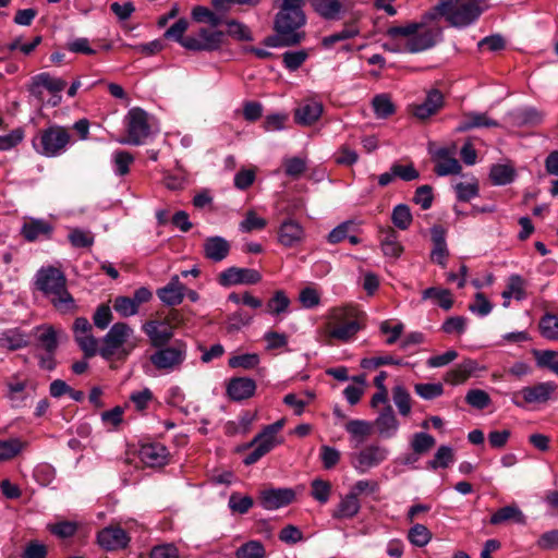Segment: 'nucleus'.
Segmentation results:
<instances>
[{"instance_id": "56", "label": "nucleus", "mask_w": 558, "mask_h": 558, "mask_svg": "<svg viewBox=\"0 0 558 558\" xmlns=\"http://www.w3.org/2000/svg\"><path fill=\"white\" fill-rule=\"evenodd\" d=\"M312 493L314 499L320 504H326L329 500L331 493V485L328 481L315 478L312 482Z\"/></svg>"}, {"instance_id": "14", "label": "nucleus", "mask_w": 558, "mask_h": 558, "mask_svg": "<svg viewBox=\"0 0 558 558\" xmlns=\"http://www.w3.org/2000/svg\"><path fill=\"white\" fill-rule=\"evenodd\" d=\"M313 10L325 20L338 21L352 10L353 0H308Z\"/></svg>"}, {"instance_id": "60", "label": "nucleus", "mask_w": 558, "mask_h": 558, "mask_svg": "<svg viewBox=\"0 0 558 558\" xmlns=\"http://www.w3.org/2000/svg\"><path fill=\"white\" fill-rule=\"evenodd\" d=\"M305 50L287 51L282 54V62L289 71H296L307 59Z\"/></svg>"}, {"instance_id": "52", "label": "nucleus", "mask_w": 558, "mask_h": 558, "mask_svg": "<svg viewBox=\"0 0 558 558\" xmlns=\"http://www.w3.org/2000/svg\"><path fill=\"white\" fill-rule=\"evenodd\" d=\"M465 401L471 407L483 410L487 408L490 404V397L489 395L482 389H471L468 391L465 396Z\"/></svg>"}, {"instance_id": "29", "label": "nucleus", "mask_w": 558, "mask_h": 558, "mask_svg": "<svg viewBox=\"0 0 558 558\" xmlns=\"http://www.w3.org/2000/svg\"><path fill=\"white\" fill-rule=\"evenodd\" d=\"M374 424L377 427L379 435L384 438L392 437L399 427L398 420L390 405H387L380 412Z\"/></svg>"}, {"instance_id": "32", "label": "nucleus", "mask_w": 558, "mask_h": 558, "mask_svg": "<svg viewBox=\"0 0 558 558\" xmlns=\"http://www.w3.org/2000/svg\"><path fill=\"white\" fill-rule=\"evenodd\" d=\"M28 339L20 329L12 328L0 332V349L15 351L28 345Z\"/></svg>"}, {"instance_id": "13", "label": "nucleus", "mask_w": 558, "mask_h": 558, "mask_svg": "<svg viewBox=\"0 0 558 558\" xmlns=\"http://www.w3.org/2000/svg\"><path fill=\"white\" fill-rule=\"evenodd\" d=\"M260 280V272L253 268L229 267L218 275V282L222 287L256 284Z\"/></svg>"}, {"instance_id": "48", "label": "nucleus", "mask_w": 558, "mask_h": 558, "mask_svg": "<svg viewBox=\"0 0 558 558\" xmlns=\"http://www.w3.org/2000/svg\"><path fill=\"white\" fill-rule=\"evenodd\" d=\"M541 333L549 340L558 339V316L545 314L539 320Z\"/></svg>"}, {"instance_id": "54", "label": "nucleus", "mask_w": 558, "mask_h": 558, "mask_svg": "<svg viewBox=\"0 0 558 558\" xmlns=\"http://www.w3.org/2000/svg\"><path fill=\"white\" fill-rule=\"evenodd\" d=\"M434 201L433 187L428 184L418 186L415 190L413 202L418 205L423 210L432 207Z\"/></svg>"}, {"instance_id": "1", "label": "nucleus", "mask_w": 558, "mask_h": 558, "mask_svg": "<svg viewBox=\"0 0 558 558\" xmlns=\"http://www.w3.org/2000/svg\"><path fill=\"white\" fill-rule=\"evenodd\" d=\"M486 0H440L423 15V22L445 17L453 27H466L474 23L487 8Z\"/></svg>"}, {"instance_id": "46", "label": "nucleus", "mask_w": 558, "mask_h": 558, "mask_svg": "<svg viewBox=\"0 0 558 558\" xmlns=\"http://www.w3.org/2000/svg\"><path fill=\"white\" fill-rule=\"evenodd\" d=\"M408 538L411 544L423 547L432 539V533L425 525L417 523L409 530Z\"/></svg>"}, {"instance_id": "8", "label": "nucleus", "mask_w": 558, "mask_h": 558, "mask_svg": "<svg viewBox=\"0 0 558 558\" xmlns=\"http://www.w3.org/2000/svg\"><path fill=\"white\" fill-rule=\"evenodd\" d=\"M128 137L121 140L122 144L142 145L150 135L148 113L138 107L130 109L125 116Z\"/></svg>"}, {"instance_id": "43", "label": "nucleus", "mask_w": 558, "mask_h": 558, "mask_svg": "<svg viewBox=\"0 0 558 558\" xmlns=\"http://www.w3.org/2000/svg\"><path fill=\"white\" fill-rule=\"evenodd\" d=\"M392 399L397 405L399 413L407 416L411 412V397L402 385H397L392 389Z\"/></svg>"}, {"instance_id": "30", "label": "nucleus", "mask_w": 558, "mask_h": 558, "mask_svg": "<svg viewBox=\"0 0 558 558\" xmlns=\"http://www.w3.org/2000/svg\"><path fill=\"white\" fill-rule=\"evenodd\" d=\"M525 515L520 510V508L517 505H509L506 507H502L498 509L492 517H490V524L493 525H499L505 524L509 522H514L518 524H525Z\"/></svg>"}, {"instance_id": "27", "label": "nucleus", "mask_w": 558, "mask_h": 558, "mask_svg": "<svg viewBox=\"0 0 558 558\" xmlns=\"http://www.w3.org/2000/svg\"><path fill=\"white\" fill-rule=\"evenodd\" d=\"M143 330L148 336L151 345L155 348L165 347L173 336L171 328L155 320L146 323L143 326Z\"/></svg>"}, {"instance_id": "49", "label": "nucleus", "mask_w": 558, "mask_h": 558, "mask_svg": "<svg viewBox=\"0 0 558 558\" xmlns=\"http://www.w3.org/2000/svg\"><path fill=\"white\" fill-rule=\"evenodd\" d=\"M454 191L459 201L469 202L478 195V182L476 179H473L472 182H459L456 184Z\"/></svg>"}, {"instance_id": "26", "label": "nucleus", "mask_w": 558, "mask_h": 558, "mask_svg": "<svg viewBox=\"0 0 558 558\" xmlns=\"http://www.w3.org/2000/svg\"><path fill=\"white\" fill-rule=\"evenodd\" d=\"M53 227L44 219H31L21 229V234L28 242L39 239H50Z\"/></svg>"}, {"instance_id": "20", "label": "nucleus", "mask_w": 558, "mask_h": 558, "mask_svg": "<svg viewBox=\"0 0 558 558\" xmlns=\"http://www.w3.org/2000/svg\"><path fill=\"white\" fill-rule=\"evenodd\" d=\"M324 106L320 101L305 100L294 110V121L302 126L314 124L323 114Z\"/></svg>"}, {"instance_id": "58", "label": "nucleus", "mask_w": 558, "mask_h": 558, "mask_svg": "<svg viewBox=\"0 0 558 558\" xmlns=\"http://www.w3.org/2000/svg\"><path fill=\"white\" fill-rule=\"evenodd\" d=\"M254 501L250 496H241L233 493L229 498V508L236 513L244 514L253 507Z\"/></svg>"}, {"instance_id": "42", "label": "nucleus", "mask_w": 558, "mask_h": 558, "mask_svg": "<svg viewBox=\"0 0 558 558\" xmlns=\"http://www.w3.org/2000/svg\"><path fill=\"white\" fill-rule=\"evenodd\" d=\"M533 355L535 356L536 364L538 367H546L558 375V352L553 350H534Z\"/></svg>"}, {"instance_id": "5", "label": "nucleus", "mask_w": 558, "mask_h": 558, "mask_svg": "<svg viewBox=\"0 0 558 558\" xmlns=\"http://www.w3.org/2000/svg\"><path fill=\"white\" fill-rule=\"evenodd\" d=\"M363 328V313L355 306L333 307L328 313L326 330L330 338L347 342Z\"/></svg>"}, {"instance_id": "40", "label": "nucleus", "mask_w": 558, "mask_h": 558, "mask_svg": "<svg viewBox=\"0 0 558 558\" xmlns=\"http://www.w3.org/2000/svg\"><path fill=\"white\" fill-rule=\"evenodd\" d=\"M372 105L376 117L379 119H386L390 117L395 113L396 110L390 97L386 94L375 96L373 98Z\"/></svg>"}, {"instance_id": "6", "label": "nucleus", "mask_w": 558, "mask_h": 558, "mask_svg": "<svg viewBox=\"0 0 558 558\" xmlns=\"http://www.w3.org/2000/svg\"><path fill=\"white\" fill-rule=\"evenodd\" d=\"M133 332L134 330L126 323L113 324L101 339L100 356L107 361L125 360L136 345L129 341Z\"/></svg>"}, {"instance_id": "28", "label": "nucleus", "mask_w": 558, "mask_h": 558, "mask_svg": "<svg viewBox=\"0 0 558 558\" xmlns=\"http://www.w3.org/2000/svg\"><path fill=\"white\" fill-rule=\"evenodd\" d=\"M461 165L458 159L451 157L446 148H440L436 153L435 173L439 177L458 174L461 171Z\"/></svg>"}, {"instance_id": "53", "label": "nucleus", "mask_w": 558, "mask_h": 558, "mask_svg": "<svg viewBox=\"0 0 558 558\" xmlns=\"http://www.w3.org/2000/svg\"><path fill=\"white\" fill-rule=\"evenodd\" d=\"M23 448V444L17 438H11L0 441V461H7L17 456Z\"/></svg>"}, {"instance_id": "24", "label": "nucleus", "mask_w": 558, "mask_h": 558, "mask_svg": "<svg viewBox=\"0 0 558 558\" xmlns=\"http://www.w3.org/2000/svg\"><path fill=\"white\" fill-rule=\"evenodd\" d=\"M141 460L148 466L165 465L168 459V450L160 442L145 444L140 449Z\"/></svg>"}, {"instance_id": "10", "label": "nucleus", "mask_w": 558, "mask_h": 558, "mask_svg": "<svg viewBox=\"0 0 558 558\" xmlns=\"http://www.w3.org/2000/svg\"><path fill=\"white\" fill-rule=\"evenodd\" d=\"M187 347L175 340L171 345L158 348L149 357L151 364L159 371L171 372L179 368L185 361Z\"/></svg>"}, {"instance_id": "3", "label": "nucleus", "mask_w": 558, "mask_h": 558, "mask_svg": "<svg viewBox=\"0 0 558 558\" xmlns=\"http://www.w3.org/2000/svg\"><path fill=\"white\" fill-rule=\"evenodd\" d=\"M304 0H282L280 10L275 16L274 29L276 34L287 35V44H300L305 33L300 31L306 23L303 11Z\"/></svg>"}, {"instance_id": "59", "label": "nucleus", "mask_w": 558, "mask_h": 558, "mask_svg": "<svg viewBox=\"0 0 558 558\" xmlns=\"http://www.w3.org/2000/svg\"><path fill=\"white\" fill-rule=\"evenodd\" d=\"M415 392L425 400H433L444 393V387L440 383L437 384H415Z\"/></svg>"}, {"instance_id": "55", "label": "nucleus", "mask_w": 558, "mask_h": 558, "mask_svg": "<svg viewBox=\"0 0 558 558\" xmlns=\"http://www.w3.org/2000/svg\"><path fill=\"white\" fill-rule=\"evenodd\" d=\"M192 16L194 21L198 23H208L209 25L216 27L221 24V17L215 14L206 7L197 5L192 11Z\"/></svg>"}, {"instance_id": "9", "label": "nucleus", "mask_w": 558, "mask_h": 558, "mask_svg": "<svg viewBox=\"0 0 558 558\" xmlns=\"http://www.w3.org/2000/svg\"><path fill=\"white\" fill-rule=\"evenodd\" d=\"M35 348L43 350L45 353L37 354L39 366L47 371L56 367L54 354L58 349V336L52 326L43 325L35 329Z\"/></svg>"}, {"instance_id": "2", "label": "nucleus", "mask_w": 558, "mask_h": 558, "mask_svg": "<svg viewBox=\"0 0 558 558\" xmlns=\"http://www.w3.org/2000/svg\"><path fill=\"white\" fill-rule=\"evenodd\" d=\"M424 23H409L404 26H391L386 34L391 39L404 38V43L384 47L392 52L417 53L435 46V34L432 29H423Z\"/></svg>"}, {"instance_id": "47", "label": "nucleus", "mask_w": 558, "mask_h": 558, "mask_svg": "<svg viewBox=\"0 0 558 558\" xmlns=\"http://www.w3.org/2000/svg\"><path fill=\"white\" fill-rule=\"evenodd\" d=\"M454 453L453 449L449 446H440L435 453L432 461L428 462V466L433 470L438 468H448L453 462Z\"/></svg>"}, {"instance_id": "4", "label": "nucleus", "mask_w": 558, "mask_h": 558, "mask_svg": "<svg viewBox=\"0 0 558 558\" xmlns=\"http://www.w3.org/2000/svg\"><path fill=\"white\" fill-rule=\"evenodd\" d=\"M65 284L64 275L54 267L43 268L37 272V289L50 299L57 310L62 312H68L74 307V300Z\"/></svg>"}, {"instance_id": "15", "label": "nucleus", "mask_w": 558, "mask_h": 558, "mask_svg": "<svg viewBox=\"0 0 558 558\" xmlns=\"http://www.w3.org/2000/svg\"><path fill=\"white\" fill-rule=\"evenodd\" d=\"M445 105L442 93L433 88L427 92L426 98L422 104H414L409 107L410 113L418 120H427L436 114Z\"/></svg>"}, {"instance_id": "12", "label": "nucleus", "mask_w": 558, "mask_h": 558, "mask_svg": "<svg viewBox=\"0 0 558 558\" xmlns=\"http://www.w3.org/2000/svg\"><path fill=\"white\" fill-rule=\"evenodd\" d=\"M387 456V448L379 445H369L352 456V464L359 472L364 473L384 462Z\"/></svg>"}, {"instance_id": "21", "label": "nucleus", "mask_w": 558, "mask_h": 558, "mask_svg": "<svg viewBox=\"0 0 558 558\" xmlns=\"http://www.w3.org/2000/svg\"><path fill=\"white\" fill-rule=\"evenodd\" d=\"M186 287L180 281L179 276H173L168 284L157 290L158 298L168 306L182 303Z\"/></svg>"}, {"instance_id": "50", "label": "nucleus", "mask_w": 558, "mask_h": 558, "mask_svg": "<svg viewBox=\"0 0 558 558\" xmlns=\"http://www.w3.org/2000/svg\"><path fill=\"white\" fill-rule=\"evenodd\" d=\"M355 227L356 226L352 220L344 221V222L340 223L339 226H337L336 228H333L329 232V234L327 236V241L330 244L340 243L344 239H348L349 233H352L355 231V229H356Z\"/></svg>"}, {"instance_id": "22", "label": "nucleus", "mask_w": 558, "mask_h": 558, "mask_svg": "<svg viewBox=\"0 0 558 558\" xmlns=\"http://www.w3.org/2000/svg\"><path fill=\"white\" fill-rule=\"evenodd\" d=\"M498 125L499 123L496 120L489 118L487 113L470 111L463 113L456 131L459 133H464L472 129L497 128Z\"/></svg>"}, {"instance_id": "62", "label": "nucleus", "mask_w": 558, "mask_h": 558, "mask_svg": "<svg viewBox=\"0 0 558 558\" xmlns=\"http://www.w3.org/2000/svg\"><path fill=\"white\" fill-rule=\"evenodd\" d=\"M75 341L86 357H93L97 354V352L99 353L98 341L92 333L83 335L80 337L77 336Z\"/></svg>"}, {"instance_id": "16", "label": "nucleus", "mask_w": 558, "mask_h": 558, "mask_svg": "<svg viewBox=\"0 0 558 558\" xmlns=\"http://www.w3.org/2000/svg\"><path fill=\"white\" fill-rule=\"evenodd\" d=\"M97 542L106 550H119L128 546L130 536L120 526H108L98 532Z\"/></svg>"}, {"instance_id": "36", "label": "nucleus", "mask_w": 558, "mask_h": 558, "mask_svg": "<svg viewBox=\"0 0 558 558\" xmlns=\"http://www.w3.org/2000/svg\"><path fill=\"white\" fill-rule=\"evenodd\" d=\"M359 34L360 29L355 23H348L341 31L324 37L322 44L325 48H330L335 44L353 38Z\"/></svg>"}, {"instance_id": "38", "label": "nucleus", "mask_w": 558, "mask_h": 558, "mask_svg": "<svg viewBox=\"0 0 558 558\" xmlns=\"http://www.w3.org/2000/svg\"><path fill=\"white\" fill-rule=\"evenodd\" d=\"M203 51H213L222 45L225 33L221 31H209L207 28L199 29Z\"/></svg>"}, {"instance_id": "31", "label": "nucleus", "mask_w": 558, "mask_h": 558, "mask_svg": "<svg viewBox=\"0 0 558 558\" xmlns=\"http://www.w3.org/2000/svg\"><path fill=\"white\" fill-rule=\"evenodd\" d=\"M381 239L380 246L385 256L399 257L403 252V247L398 240V233L391 227L380 229Z\"/></svg>"}, {"instance_id": "17", "label": "nucleus", "mask_w": 558, "mask_h": 558, "mask_svg": "<svg viewBox=\"0 0 558 558\" xmlns=\"http://www.w3.org/2000/svg\"><path fill=\"white\" fill-rule=\"evenodd\" d=\"M295 498L291 488H269L260 493L259 501L266 510H275L290 505Z\"/></svg>"}, {"instance_id": "64", "label": "nucleus", "mask_w": 558, "mask_h": 558, "mask_svg": "<svg viewBox=\"0 0 558 558\" xmlns=\"http://www.w3.org/2000/svg\"><path fill=\"white\" fill-rule=\"evenodd\" d=\"M359 159L357 153L348 145H341L335 154V161L342 166H352Z\"/></svg>"}, {"instance_id": "37", "label": "nucleus", "mask_w": 558, "mask_h": 558, "mask_svg": "<svg viewBox=\"0 0 558 558\" xmlns=\"http://www.w3.org/2000/svg\"><path fill=\"white\" fill-rule=\"evenodd\" d=\"M515 171L508 165H494L490 168L489 178L495 185H506L513 181Z\"/></svg>"}, {"instance_id": "61", "label": "nucleus", "mask_w": 558, "mask_h": 558, "mask_svg": "<svg viewBox=\"0 0 558 558\" xmlns=\"http://www.w3.org/2000/svg\"><path fill=\"white\" fill-rule=\"evenodd\" d=\"M112 318L111 308L106 304H101L96 308L93 315V323L96 328L105 330L112 322Z\"/></svg>"}, {"instance_id": "19", "label": "nucleus", "mask_w": 558, "mask_h": 558, "mask_svg": "<svg viewBox=\"0 0 558 558\" xmlns=\"http://www.w3.org/2000/svg\"><path fill=\"white\" fill-rule=\"evenodd\" d=\"M305 236L303 227L295 220H284L278 230V241L284 247H294L303 242Z\"/></svg>"}, {"instance_id": "44", "label": "nucleus", "mask_w": 558, "mask_h": 558, "mask_svg": "<svg viewBox=\"0 0 558 558\" xmlns=\"http://www.w3.org/2000/svg\"><path fill=\"white\" fill-rule=\"evenodd\" d=\"M423 299H435L438 305L448 311L453 305L451 292L447 289L428 288L423 291Z\"/></svg>"}, {"instance_id": "41", "label": "nucleus", "mask_w": 558, "mask_h": 558, "mask_svg": "<svg viewBox=\"0 0 558 558\" xmlns=\"http://www.w3.org/2000/svg\"><path fill=\"white\" fill-rule=\"evenodd\" d=\"M391 221L400 230H407L410 228L413 217L408 205H397L391 214Z\"/></svg>"}, {"instance_id": "45", "label": "nucleus", "mask_w": 558, "mask_h": 558, "mask_svg": "<svg viewBox=\"0 0 558 558\" xmlns=\"http://www.w3.org/2000/svg\"><path fill=\"white\" fill-rule=\"evenodd\" d=\"M265 555V547L259 541H250L235 551L236 558H264Z\"/></svg>"}, {"instance_id": "34", "label": "nucleus", "mask_w": 558, "mask_h": 558, "mask_svg": "<svg viewBox=\"0 0 558 558\" xmlns=\"http://www.w3.org/2000/svg\"><path fill=\"white\" fill-rule=\"evenodd\" d=\"M360 508L361 505L359 499L355 497V493H349L344 498L341 499L335 509L332 517L335 519H350L360 511Z\"/></svg>"}, {"instance_id": "57", "label": "nucleus", "mask_w": 558, "mask_h": 558, "mask_svg": "<svg viewBox=\"0 0 558 558\" xmlns=\"http://www.w3.org/2000/svg\"><path fill=\"white\" fill-rule=\"evenodd\" d=\"M345 430L353 437H360L364 440L372 433V424L367 421L351 420L345 424Z\"/></svg>"}, {"instance_id": "11", "label": "nucleus", "mask_w": 558, "mask_h": 558, "mask_svg": "<svg viewBox=\"0 0 558 558\" xmlns=\"http://www.w3.org/2000/svg\"><path fill=\"white\" fill-rule=\"evenodd\" d=\"M557 385L554 381L538 383L527 386L512 393V402L519 408L531 403H545L556 391Z\"/></svg>"}, {"instance_id": "51", "label": "nucleus", "mask_w": 558, "mask_h": 558, "mask_svg": "<svg viewBox=\"0 0 558 558\" xmlns=\"http://www.w3.org/2000/svg\"><path fill=\"white\" fill-rule=\"evenodd\" d=\"M134 157L126 150H118L113 154L114 172L118 175H125L130 172V166L133 163Z\"/></svg>"}, {"instance_id": "25", "label": "nucleus", "mask_w": 558, "mask_h": 558, "mask_svg": "<svg viewBox=\"0 0 558 558\" xmlns=\"http://www.w3.org/2000/svg\"><path fill=\"white\" fill-rule=\"evenodd\" d=\"M256 390V383L247 377H235L230 379L227 386V393L234 401H242L251 398Z\"/></svg>"}, {"instance_id": "35", "label": "nucleus", "mask_w": 558, "mask_h": 558, "mask_svg": "<svg viewBox=\"0 0 558 558\" xmlns=\"http://www.w3.org/2000/svg\"><path fill=\"white\" fill-rule=\"evenodd\" d=\"M251 446L254 447L253 450L243 460L246 465L256 463L275 447L270 440L258 439V435L252 440Z\"/></svg>"}, {"instance_id": "18", "label": "nucleus", "mask_w": 558, "mask_h": 558, "mask_svg": "<svg viewBox=\"0 0 558 558\" xmlns=\"http://www.w3.org/2000/svg\"><path fill=\"white\" fill-rule=\"evenodd\" d=\"M65 86L66 82L64 80L53 77L48 72H43L31 78L28 92L36 97H40L41 88H46L48 92L54 94L63 90Z\"/></svg>"}, {"instance_id": "7", "label": "nucleus", "mask_w": 558, "mask_h": 558, "mask_svg": "<svg viewBox=\"0 0 558 558\" xmlns=\"http://www.w3.org/2000/svg\"><path fill=\"white\" fill-rule=\"evenodd\" d=\"M71 142L68 129L61 125H51L38 135V143H34L36 150L46 157H56L65 151Z\"/></svg>"}, {"instance_id": "63", "label": "nucleus", "mask_w": 558, "mask_h": 558, "mask_svg": "<svg viewBox=\"0 0 558 558\" xmlns=\"http://www.w3.org/2000/svg\"><path fill=\"white\" fill-rule=\"evenodd\" d=\"M227 25H228V34L230 36H232L239 40H243V41H252L253 40L252 32L245 24L232 20V21H229L227 23Z\"/></svg>"}, {"instance_id": "33", "label": "nucleus", "mask_w": 558, "mask_h": 558, "mask_svg": "<svg viewBox=\"0 0 558 558\" xmlns=\"http://www.w3.org/2000/svg\"><path fill=\"white\" fill-rule=\"evenodd\" d=\"M476 368V361L466 359L446 374L445 381L451 385L462 384L472 375Z\"/></svg>"}, {"instance_id": "39", "label": "nucleus", "mask_w": 558, "mask_h": 558, "mask_svg": "<svg viewBox=\"0 0 558 558\" xmlns=\"http://www.w3.org/2000/svg\"><path fill=\"white\" fill-rule=\"evenodd\" d=\"M290 300L282 290L274 293L266 304V312L270 315H280L288 312Z\"/></svg>"}, {"instance_id": "23", "label": "nucleus", "mask_w": 558, "mask_h": 558, "mask_svg": "<svg viewBox=\"0 0 558 558\" xmlns=\"http://www.w3.org/2000/svg\"><path fill=\"white\" fill-rule=\"evenodd\" d=\"M230 248V243L219 235L207 238L203 244L205 258L215 263L223 260L229 255Z\"/></svg>"}]
</instances>
